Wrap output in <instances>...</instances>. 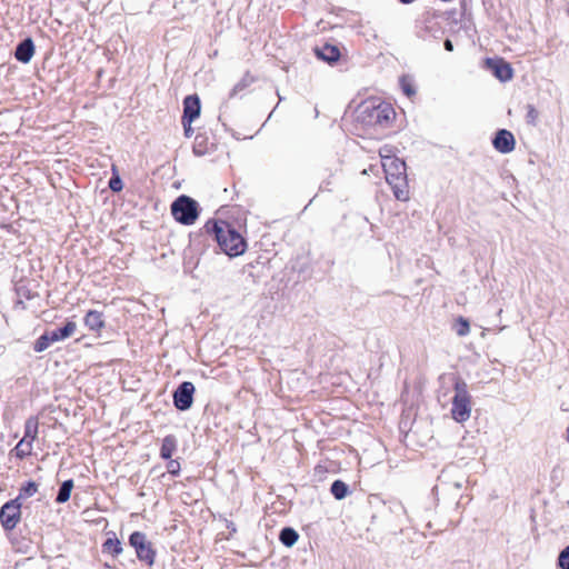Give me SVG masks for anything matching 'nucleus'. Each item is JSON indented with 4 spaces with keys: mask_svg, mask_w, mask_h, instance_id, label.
<instances>
[{
    "mask_svg": "<svg viewBox=\"0 0 569 569\" xmlns=\"http://www.w3.org/2000/svg\"><path fill=\"white\" fill-rule=\"evenodd\" d=\"M206 232L213 237L220 249H247V220H208L203 226Z\"/></svg>",
    "mask_w": 569,
    "mask_h": 569,
    "instance_id": "obj_1",
    "label": "nucleus"
},
{
    "mask_svg": "<svg viewBox=\"0 0 569 569\" xmlns=\"http://www.w3.org/2000/svg\"><path fill=\"white\" fill-rule=\"evenodd\" d=\"M395 110L390 103H363L359 108V120L369 127H388L395 118Z\"/></svg>",
    "mask_w": 569,
    "mask_h": 569,
    "instance_id": "obj_2",
    "label": "nucleus"
},
{
    "mask_svg": "<svg viewBox=\"0 0 569 569\" xmlns=\"http://www.w3.org/2000/svg\"><path fill=\"white\" fill-rule=\"evenodd\" d=\"M386 180L391 187L397 200L407 201L409 199V188L406 174V163L403 161H392L390 168L383 163Z\"/></svg>",
    "mask_w": 569,
    "mask_h": 569,
    "instance_id": "obj_3",
    "label": "nucleus"
},
{
    "mask_svg": "<svg viewBox=\"0 0 569 569\" xmlns=\"http://www.w3.org/2000/svg\"><path fill=\"white\" fill-rule=\"evenodd\" d=\"M451 416L457 422H465L471 415V396L468 386L461 378L455 380Z\"/></svg>",
    "mask_w": 569,
    "mask_h": 569,
    "instance_id": "obj_4",
    "label": "nucleus"
},
{
    "mask_svg": "<svg viewBox=\"0 0 569 569\" xmlns=\"http://www.w3.org/2000/svg\"><path fill=\"white\" fill-rule=\"evenodd\" d=\"M173 218L181 224L191 226L199 217V203L189 196H179L171 204Z\"/></svg>",
    "mask_w": 569,
    "mask_h": 569,
    "instance_id": "obj_5",
    "label": "nucleus"
},
{
    "mask_svg": "<svg viewBox=\"0 0 569 569\" xmlns=\"http://www.w3.org/2000/svg\"><path fill=\"white\" fill-rule=\"evenodd\" d=\"M129 545L134 549L139 561L144 562L149 567L154 563L157 550L144 532L133 531L129 536Z\"/></svg>",
    "mask_w": 569,
    "mask_h": 569,
    "instance_id": "obj_6",
    "label": "nucleus"
},
{
    "mask_svg": "<svg viewBox=\"0 0 569 569\" xmlns=\"http://www.w3.org/2000/svg\"><path fill=\"white\" fill-rule=\"evenodd\" d=\"M21 502L19 498L6 502L0 509V521L4 530L14 529L20 521Z\"/></svg>",
    "mask_w": 569,
    "mask_h": 569,
    "instance_id": "obj_7",
    "label": "nucleus"
},
{
    "mask_svg": "<svg viewBox=\"0 0 569 569\" xmlns=\"http://www.w3.org/2000/svg\"><path fill=\"white\" fill-rule=\"evenodd\" d=\"M194 386L190 381H183L173 392V405L180 411H186L193 403Z\"/></svg>",
    "mask_w": 569,
    "mask_h": 569,
    "instance_id": "obj_8",
    "label": "nucleus"
},
{
    "mask_svg": "<svg viewBox=\"0 0 569 569\" xmlns=\"http://www.w3.org/2000/svg\"><path fill=\"white\" fill-rule=\"evenodd\" d=\"M495 149L501 153H509L515 149L516 141L513 134L507 129H499L492 139Z\"/></svg>",
    "mask_w": 569,
    "mask_h": 569,
    "instance_id": "obj_9",
    "label": "nucleus"
},
{
    "mask_svg": "<svg viewBox=\"0 0 569 569\" xmlns=\"http://www.w3.org/2000/svg\"><path fill=\"white\" fill-rule=\"evenodd\" d=\"M486 63L489 70H491L495 77L498 78L500 81H508L512 79V68L505 60L488 58Z\"/></svg>",
    "mask_w": 569,
    "mask_h": 569,
    "instance_id": "obj_10",
    "label": "nucleus"
},
{
    "mask_svg": "<svg viewBox=\"0 0 569 569\" xmlns=\"http://www.w3.org/2000/svg\"><path fill=\"white\" fill-rule=\"evenodd\" d=\"M201 104L197 94L187 96L183 99L182 120L194 121L200 116Z\"/></svg>",
    "mask_w": 569,
    "mask_h": 569,
    "instance_id": "obj_11",
    "label": "nucleus"
},
{
    "mask_svg": "<svg viewBox=\"0 0 569 569\" xmlns=\"http://www.w3.org/2000/svg\"><path fill=\"white\" fill-rule=\"evenodd\" d=\"M34 54V43L31 38H26L18 43L14 51V58L22 62L28 63Z\"/></svg>",
    "mask_w": 569,
    "mask_h": 569,
    "instance_id": "obj_12",
    "label": "nucleus"
},
{
    "mask_svg": "<svg viewBox=\"0 0 569 569\" xmlns=\"http://www.w3.org/2000/svg\"><path fill=\"white\" fill-rule=\"evenodd\" d=\"M84 326L93 332L100 333L104 328L106 321L103 313L97 310H89L83 319Z\"/></svg>",
    "mask_w": 569,
    "mask_h": 569,
    "instance_id": "obj_13",
    "label": "nucleus"
},
{
    "mask_svg": "<svg viewBox=\"0 0 569 569\" xmlns=\"http://www.w3.org/2000/svg\"><path fill=\"white\" fill-rule=\"evenodd\" d=\"M315 53L319 59L330 64L337 62L341 56L339 48L329 43H326L322 47H317L315 49Z\"/></svg>",
    "mask_w": 569,
    "mask_h": 569,
    "instance_id": "obj_14",
    "label": "nucleus"
},
{
    "mask_svg": "<svg viewBox=\"0 0 569 569\" xmlns=\"http://www.w3.org/2000/svg\"><path fill=\"white\" fill-rule=\"evenodd\" d=\"M77 330V323L74 321H67V323L54 330L49 331L53 342L62 341L70 338Z\"/></svg>",
    "mask_w": 569,
    "mask_h": 569,
    "instance_id": "obj_15",
    "label": "nucleus"
},
{
    "mask_svg": "<svg viewBox=\"0 0 569 569\" xmlns=\"http://www.w3.org/2000/svg\"><path fill=\"white\" fill-rule=\"evenodd\" d=\"M178 441L176 436L168 435L162 439L161 448H160V457L163 460L171 459L173 452L177 450Z\"/></svg>",
    "mask_w": 569,
    "mask_h": 569,
    "instance_id": "obj_16",
    "label": "nucleus"
},
{
    "mask_svg": "<svg viewBox=\"0 0 569 569\" xmlns=\"http://www.w3.org/2000/svg\"><path fill=\"white\" fill-rule=\"evenodd\" d=\"M17 298L21 300H32L39 297V293L30 288L29 282L19 281L14 286Z\"/></svg>",
    "mask_w": 569,
    "mask_h": 569,
    "instance_id": "obj_17",
    "label": "nucleus"
},
{
    "mask_svg": "<svg viewBox=\"0 0 569 569\" xmlns=\"http://www.w3.org/2000/svg\"><path fill=\"white\" fill-rule=\"evenodd\" d=\"M122 543L113 533V537L108 538L102 543V552L108 553L112 557H118L122 552Z\"/></svg>",
    "mask_w": 569,
    "mask_h": 569,
    "instance_id": "obj_18",
    "label": "nucleus"
},
{
    "mask_svg": "<svg viewBox=\"0 0 569 569\" xmlns=\"http://www.w3.org/2000/svg\"><path fill=\"white\" fill-rule=\"evenodd\" d=\"M38 419L34 417H30L26 420L24 423V436L21 440L23 441H30V445L38 436Z\"/></svg>",
    "mask_w": 569,
    "mask_h": 569,
    "instance_id": "obj_19",
    "label": "nucleus"
},
{
    "mask_svg": "<svg viewBox=\"0 0 569 569\" xmlns=\"http://www.w3.org/2000/svg\"><path fill=\"white\" fill-rule=\"evenodd\" d=\"M299 538L298 532L291 527H284L279 533L280 542L286 547H292Z\"/></svg>",
    "mask_w": 569,
    "mask_h": 569,
    "instance_id": "obj_20",
    "label": "nucleus"
},
{
    "mask_svg": "<svg viewBox=\"0 0 569 569\" xmlns=\"http://www.w3.org/2000/svg\"><path fill=\"white\" fill-rule=\"evenodd\" d=\"M72 488H73V480L72 479L64 480L59 487V490H58V493L56 497V502L57 503L67 502L70 499Z\"/></svg>",
    "mask_w": 569,
    "mask_h": 569,
    "instance_id": "obj_21",
    "label": "nucleus"
},
{
    "mask_svg": "<svg viewBox=\"0 0 569 569\" xmlns=\"http://www.w3.org/2000/svg\"><path fill=\"white\" fill-rule=\"evenodd\" d=\"M330 492L337 500H341L349 493V487L342 480H335L331 483Z\"/></svg>",
    "mask_w": 569,
    "mask_h": 569,
    "instance_id": "obj_22",
    "label": "nucleus"
},
{
    "mask_svg": "<svg viewBox=\"0 0 569 569\" xmlns=\"http://www.w3.org/2000/svg\"><path fill=\"white\" fill-rule=\"evenodd\" d=\"M51 343H53V340L51 339V335L49 331H46L43 335H41L33 345V350L36 352H42L44 351Z\"/></svg>",
    "mask_w": 569,
    "mask_h": 569,
    "instance_id": "obj_23",
    "label": "nucleus"
},
{
    "mask_svg": "<svg viewBox=\"0 0 569 569\" xmlns=\"http://www.w3.org/2000/svg\"><path fill=\"white\" fill-rule=\"evenodd\" d=\"M253 77H251L249 73H246L242 79L234 84L230 92V98L237 96L240 91L244 90L247 87H249L253 82Z\"/></svg>",
    "mask_w": 569,
    "mask_h": 569,
    "instance_id": "obj_24",
    "label": "nucleus"
},
{
    "mask_svg": "<svg viewBox=\"0 0 569 569\" xmlns=\"http://www.w3.org/2000/svg\"><path fill=\"white\" fill-rule=\"evenodd\" d=\"M453 329L459 337H465L470 331L469 321L463 317H459L453 325Z\"/></svg>",
    "mask_w": 569,
    "mask_h": 569,
    "instance_id": "obj_25",
    "label": "nucleus"
},
{
    "mask_svg": "<svg viewBox=\"0 0 569 569\" xmlns=\"http://www.w3.org/2000/svg\"><path fill=\"white\" fill-rule=\"evenodd\" d=\"M38 491V485L34 481H28L24 486L21 487L19 495V501L21 499L32 497Z\"/></svg>",
    "mask_w": 569,
    "mask_h": 569,
    "instance_id": "obj_26",
    "label": "nucleus"
},
{
    "mask_svg": "<svg viewBox=\"0 0 569 569\" xmlns=\"http://www.w3.org/2000/svg\"><path fill=\"white\" fill-rule=\"evenodd\" d=\"M16 455L19 458H24L26 456L31 453V445L30 441L20 440L19 443L14 448Z\"/></svg>",
    "mask_w": 569,
    "mask_h": 569,
    "instance_id": "obj_27",
    "label": "nucleus"
},
{
    "mask_svg": "<svg viewBox=\"0 0 569 569\" xmlns=\"http://www.w3.org/2000/svg\"><path fill=\"white\" fill-rule=\"evenodd\" d=\"M109 188L113 192H119V191L122 190L123 183H122V180H121V178H120V176L118 173L113 172L112 177L109 180Z\"/></svg>",
    "mask_w": 569,
    "mask_h": 569,
    "instance_id": "obj_28",
    "label": "nucleus"
},
{
    "mask_svg": "<svg viewBox=\"0 0 569 569\" xmlns=\"http://www.w3.org/2000/svg\"><path fill=\"white\" fill-rule=\"evenodd\" d=\"M558 566L561 569H569V546L560 551L558 557Z\"/></svg>",
    "mask_w": 569,
    "mask_h": 569,
    "instance_id": "obj_29",
    "label": "nucleus"
},
{
    "mask_svg": "<svg viewBox=\"0 0 569 569\" xmlns=\"http://www.w3.org/2000/svg\"><path fill=\"white\" fill-rule=\"evenodd\" d=\"M527 123L536 126L538 119V111L532 104L527 106V114H526Z\"/></svg>",
    "mask_w": 569,
    "mask_h": 569,
    "instance_id": "obj_30",
    "label": "nucleus"
},
{
    "mask_svg": "<svg viewBox=\"0 0 569 569\" xmlns=\"http://www.w3.org/2000/svg\"><path fill=\"white\" fill-rule=\"evenodd\" d=\"M389 508L397 517L407 515L406 508L400 501L390 502Z\"/></svg>",
    "mask_w": 569,
    "mask_h": 569,
    "instance_id": "obj_31",
    "label": "nucleus"
},
{
    "mask_svg": "<svg viewBox=\"0 0 569 569\" xmlns=\"http://www.w3.org/2000/svg\"><path fill=\"white\" fill-rule=\"evenodd\" d=\"M180 463L178 460L169 459L167 463V470L172 476H178L180 473Z\"/></svg>",
    "mask_w": 569,
    "mask_h": 569,
    "instance_id": "obj_32",
    "label": "nucleus"
},
{
    "mask_svg": "<svg viewBox=\"0 0 569 569\" xmlns=\"http://www.w3.org/2000/svg\"><path fill=\"white\" fill-rule=\"evenodd\" d=\"M193 121H189V120H182V126H183V130H184V136L187 138H190L192 134H193V129L191 127Z\"/></svg>",
    "mask_w": 569,
    "mask_h": 569,
    "instance_id": "obj_33",
    "label": "nucleus"
},
{
    "mask_svg": "<svg viewBox=\"0 0 569 569\" xmlns=\"http://www.w3.org/2000/svg\"><path fill=\"white\" fill-rule=\"evenodd\" d=\"M333 176V172L332 171H329L328 173V178L325 179L321 184H320V190L321 191H330L331 188H330V184H331V181H330V178Z\"/></svg>",
    "mask_w": 569,
    "mask_h": 569,
    "instance_id": "obj_34",
    "label": "nucleus"
},
{
    "mask_svg": "<svg viewBox=\"0 0 569 569\" xmlns=\"http://www.w3.org/2000/svg\"><path fill=\"white\" fill-rule=\"evenodd\" d=\"M401 87H402L403 92L408 97H411L416 93V90L413 89V87L410 83L406 82L405 80H402Z\"/></svg>",
    "mask_w": 569,
    "mask_h": 569,
    "instance_id": "obj_35",
    "label": "nucleus"
},
{
    "mask_svg": "<svg viewBox=\"0 0 569 569\" xmlns=\"http://www.w3.org/2000/svg\"><path fill=\"white\" fill-rule=\"evenodd\" d=\"M14 308L16 309H27V306H26V300H21L19 298H17L16 302H14Z\"/></svg>",
    "mask_w": 569,
    "mask_h": 569,
    "instance_id": "obj_36",
    "label": "nucleus"
},
{
    "mask_svg": "<svg viewBox=\"0 0 569 569\" xmlns=\"http://www.w3.org/2000/svg\"><path fill=\"white\" fill-rule=\"evenodd\" d=\"M443 47L449 52L453 51V43H452V41L450 39H446L445 40Z\"/></svg>",
    "mask_w": 569,
    "mask_h": 569,
    "instance_id": "obj_37",
    "label": "nucleus"
},
{
    "mask_svg": "<svg viewBox=\"0 0 569 569\" xmlns=\"http://www.w3.org/2000/svg\"><path fill=\"white\" fill-rule=\"evenodd\" d=\"M226 253L229 258L238 257L243 254L246 251H222Z\"/></svg>",
    "mask_w": 569,
    "mask_h": 569,
    "instance_id": "obj_38",
    "label": "nucleus"
},
{
    "mask_svg": "<svg viewBox=\"0 0 569 569\" xmlns=\"http://www.w3.org/2000/svg\"><path fill=\"white\" fill-rule=\"evenodd\" d=\"M227 528L230 529L231 532H236L237 531L236 526L232 522H229L227 525Z\"/></svg>",
    "mask_w": 569,
    "mask_h": 569,
    "instance_id": "obj_39",
    "label": "nucleus"
},
{
    "mask_svg": "<svg viewBox=\"0 0 569 569\" xmlns=\"http://www.w3.org/2000/svg\"><path fill=\"white\" fill-rule=\"evenodd\" d=\"M398 1L402 4H410V3L415 2L416 0H398Z\"/></svg>",
    "mask_w": 569,
    "mask_h": 569,
    "instance_id": "obj_40",
    "label": "nucleus"
},
{
    "mask_svg": "<svg viewBox=\"0 0 569 569\" xmlns=\"http://www.w3.org/2000/svg\"><path fill=\"white\" fill-rule=\"evenodd\" d=\"M567 435H566V440L569 442V425H568V428H567Z\"/></svg>",
    "mask_w": 569,
    "mask_h": 569,
    "instance_id": "obj_41",
    "label": "nucleus"
},
{
    "mask_svg": "<svg viewBox=\"0 0 569 569\" xmlns=\"http://www.w3.org/2000/svg\"><path fill=\"white\" fill-rule=\"evenodd\" d=\"M168 256H169L168 253L163 252V253L161 254V259H166Z\"/></svg>",
    "mask_w": 569,
    "mask_h": 569,
    "instance_id": "obj_42",
    "label": "nucleus"
},
{
    "mask_svg": "<svg viewBox=\"0 0 569 569\" xmlns=\"http://www.w3.org/2000/svg\"><path fill=\"white\" fill-rule=\"evenodd\" d=\"M561 409H562L563 411H568V410H569V408H566V407H565V403H562V405H561Z\"/></svg>",
    "mask_w": 569,
    "mask_h": 569,
    "instance_id": "obj_43",
    "label": "nucleus"
}]
</instances>
